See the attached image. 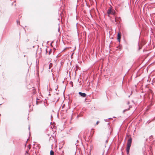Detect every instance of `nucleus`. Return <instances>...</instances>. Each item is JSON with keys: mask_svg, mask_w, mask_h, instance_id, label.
Masks as SVG:
<instances>
[{"mask_svg": "<svg viewBox=\"0 0 155 155\" xmlns=\"http://www.w3.org/2000/svg\"><path fill=\"white\" fill-rule=\"evenodd\" d=\"M131 143L132 138L131 137H130V138L127 140L126 151H129L131 145Z\"/></svg>", "mask_w": 155, "mask_h": 155, "instance_id": "f257e3e1", "label": "nucleus"}, {"mask_svg": "<svg viewBox=\"0 0 155 155\" xmlns=\"http://www.w3.org/2000/svg\"><path fill=\"white\" fill-rule=\"evenodd\" d=\"M78 94L83 97H85L86 96V94L85 93H82L81 92H79L78 93Z\"/></svg>", "mask_w": 155, "mask_h": 155, "instance_id": "f03ea898", "label": "nucleus"}, {"mask_svg": "<svg viewBox=\"0 0 155 155\" xmlns=\"http://www.w3.org/2000/svg\"><path fill=\"white\" fill-rule=\"evenodd\" d=\"M121 38V34L120 33H118L117 35V40L120 42Z\"/></svg>", "mask_w": 155, "mask_h": 155, "instance_id": "7ed1b4c3", "label": "nucleus"}, {"mask_svg": "<svg viewBox=\"0 0 155 155\" xmlns=\"http://www.w3.org/2000/svg\"><path fill=\"white\" fill-rule=\"evenodd\" d=\"M131 107V106H129V108L127 109H125L124 110H123V113H124L125 112L127 111V110H128Z\"/></svg>", "mask_w": 155, "mask_h": 155, "instance_id": "20e7f679", "label": "nucleus"}, {"mask_svg": "<svg viewBox=\"0 0 155 155\" xmlns=\"http://www.w3.org/2000/svg\"><path fill=\"white\" fill-rule=\"evenodd\" d=\"M111 8H109V9L107 11V13L108 14H110L111 13Z\"/></svg>", "mask_w": 155, "mask_h": 155, "instance_id": "39448f33", "label": "nucleus"}, {"mask_svg": "<svg viewBox=\"0 0 155 155\" xmlns=\"http://www.w3.org/2000/svg\"><path fill=\"white\" fill-rule=\"evenodd\" d=\"M50 155H54V152L52 150H51L50 152Z\"/></svg>", "mask_w": 155, "mask_h": 155, "instance_id": "423d86ee", "label": "nucleus"}, {"mask_svg": "<svg viewBox=\"0 0 155 155\" xmlns=\"http://www.w3.org/2000/svg\"><path fill=\"white\" fill-rule=\"evenodd\" d=\"M70 84L71 85L72 87H73V83L72 81H70Z\"/></svg>", "mask_w": 155, "mask_h": 155, "instance_id": "0eeeda50", "label": "nucleus"}, {"mask_svg": "<svg viewBox=\"0 0 155 155\" xmlns=\"http://www.w3.org/2000/svg\"><path fill=\"white\" fill-rule=\"evenodd\" d=\"M51 49H49V54L48 55H49L51 54Z\"/></svg>", "mask_w": 155, "mask_h": 155, "instance_id": "6e6552de", "label": "nucleus"}, {"mask_svg": "<svg viewBox=\"0 0 155 155\" xmlns=\"http://www.w3.org/2000/svg\"><path fill=\"white\" fill-rule=\"evenodd\" d=\"M111 119V118H108V119H105V120H105V121H106V122H107V121H109L108 120H109V119Z\"/></svg>", "mask_w": 155, "mask_h": 155, "instance_id": "1a4fd4ad", "label": "nucleus"}, {"mask_svg": "<svg viewBox=\"0 0 155 155\" xmlns=\"http://www.w3.org/2000/svg\"><path fill=\"white\" fill-rule=\"evenodd\" d=\"M138 50H140V46H139V44H138Z\"/></svg>", "mask_w": 155, "mask_h": 155, "instance_id": "9d476101", "label": "nucleus"}, {"mask_svg": "<svg viewBox=\"0 0 155 155\" xmlns=\"http://www.w3.org/2000/svg\"><path fill=\"white\" fill-rule=\"evenodd\" d=\"M45 51H46V54H47V48H46L45 49Z\"/></svg>", "mask_w": 155, "mask_h": 155, "instance_id": "9b49d317", "label": "nucleus"}, {"mask_svg": "<svg viewBox=\"0 0 155 155\" xmlns=\"http://www.w3.org/2000/svg\"><path fill=\"white\" fill-rule=\"evenodd\" d=\"M129 151H127V155H128L129 153Z\"/></svg>", "mask_w": 155, "mask_h": 155, "instance_id": "f8f14e48", "label": "nucleus"}, {"mask_svg": "<svg viewBox=\"0 0 155 155\" xmlns=\"http://www.w3.org/2000/svg\"><path fill=\"white\" fill-rule=\"evenodd\" d=\"M57 88H55V90H57V89H58V85H57Z\"/></svg>", "mask_w": 155, "mask_h": 155, "instance_id": "ddd939ff", "label": "nucleus"}, {"mask_svg": "<svg viewBox=\"0 0 155 155\" xmlns=\"http://www.w3.org/2000/svg\"><path fill=\"white\" fill-rule=\"evenodd\" d=\"M127 104L128 105L129 104H130V102H129V101H128V102H127Z\"/></svg>", "mask_w": 155, "mask_h": 155, "instance_id": "4468645a", "label": "nucleus"}, {"mask_svg": "<svg viewBox=\"0 0 155 155\" xmlns=\"http://www.w3.org/2000/svg\"><path fill=\"white\" fill-rule=\"evenodd\" d=\"M99 123V121H97V122H96V124H97Z\"/></svg>", "mask_w": 155, "mask_h": 155, "instance_id": "2eb2a0df", "label": "nucleus"}, {"mask_svg": "<svg viewBox=\"0 0 155 155\" xmlns=\"http://www.w3.org/2000/svg\"><path fill=\"white\" fill-rule=\"evenodd\" d=\"M28 129L29 130H30V126H29Z\"/></svg>", "mask_w": 155, "mask_h": 155, "instance_id": "dca6fc26", "label": "nucleus"}, {"mask_svg": "<svg viewBox=\"0 0 155 155\" xmlns=\"http://www.w3.org/2000/svg\"><path fill=\"white\" fill-rule=\"evenodd\" d=\"M104 152V151L103 152V153L102 155H103Z\"/></svg>", "mask_w": 155, "mask_h": 155, "instance_id": "f3484780", "label": "nucleus"}, {"mask_svg": "<svg viewBox=\"0 0 155 155\" xmlns=\"http://www.w3.org/2000/svg\"><path fill=\"white\" fill-rule=\"evenodd\" d=\"M17 23H18V21H17Z\"/></svg>", "mask_w": 155, "mask_h": 155, "instance_id": "a211bd4d", "label": "nucleus"}, {"mask_svg": "<svg viewBox=\"0 0 155 155\" xmlns=\"http://www.w3.org/2000/svg\"><path fill=\"white\" fill-rule=\"evenodd\" d=\"M130 95H129V96H128V97H130Z\"/></svg>", "mask_w": 155, "mask_h": 155, "instance_id": "6ab92c4d", "label": "nucleus"}, {"mask_svg": "<svg viewBox=\"0 0 155 155\" xmlns=\"http://www.w3.org/2000/svg\"><path fill=\"white\" fill-rule=\"evenodd\" d=\"M131 94H132V93H131V94H130V95H131Z\"/></svg>", "mask_w": 155, "mask_h": 155, "instance_id": "aec40b11", "label": "nucleus"}, {"mask_svg": "<svg viewBox=\"0 0 155 155\" xmlns=\"http://www.w3.org/2000/svg\"><path fill=\"white\" fill-rule=\"evenodd\" d=\"M131 94H132V93H131V94H130V95H131Z\"/></svg>", "mask_w": 155, "mask_h": 155, "instance_id": "412c9836", "label": "nucleus"}, {"mask_svg": "<svg viewBox=\"0 0 155 155\" xmlns=\"http://www.w3.org/2000/svg\"><path fill=\"white\" fill-rule=\"evenodd\" d=\"M151 137H152V136H151L150 137V138H151Z\"/></svg>", "mask_w": 155, "mask_h": 155, "instance_id": "4be33fe9", "label": "nucleus"}]
</instances>
